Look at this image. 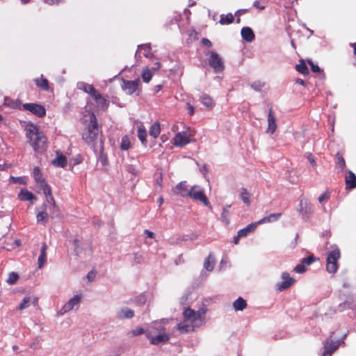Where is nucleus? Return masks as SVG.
<instances>
[{
  "instance_id": "42",
  "label": "nucleus",
  "mask_w": 356,
  "mask_h": 356,
  "mask_svg": "<svg viewBox=\"0 0 356 356\" xmlns=\"http://www.w3.org/2000/svg\"><path fill=\"white\" fill-rule=\"evenodd\" d=\"M47 202H49V204H51V208L52 209L51 214L54 215L58 211V208L56 205V202H55V200H54V198L52 194L50 195L49 197H47Z\"/></svg>"
},
{
  "instance_id": "14",
  "label": "nucleus",
  "mask_w": 356,
  "mask_h": 356,
  "mask_svg": "<svg viewBox=\"0 0 356 356\" xmlns=\"http://www.w3.org/2000/svg\"><path fill=\"white\" fill-rule=\"evenodd\" d=\"M277 129V123L275 114L273 111L272 106L269 109L268 115V129L267 131L271 134H274Z\"/></svg>"
},
{
  "instance_id": "49",
  "label": "nucleus",
  "mask_w": 356,
  "mask_h": 356,
  "mask_svg": "<svg viewBox=\"0 0 356 356\" xmlns=\"http://www.w3.org/2000/svg\"><path fill=\"white\" fill-rule=\"evenodd\" d=\"M316 257H315L314 255H309L307 257L303 258L302 261L304 262L306 266H308L314 261H316Z\"/></svg>"
},
{
  "instance_id": "25",
  "label": "nucleus",
  "mask_w": 356,
  "mask_h": 356,
  "mask_svg": "<svg viewBox=\"0 0 356 356\" xmlns=\"http://www.w3.org/2000/svg\"><path fill=\"white\" fill-rule=\"evenodd\" d=\"M138 51L141 53L146 58H152L153 54L152 53V48L149 44H145L138 46Z\"/></svg>"
},
{
  "instance_id": "27",
  "label": "nucleus",
  "mask_w": 356,
  "mask_h": 356,
  "mask_svg": "<svg viewBox=\"0 0 356 356\" xmlns=\"http://www.w3.org/2000/svg\"><path fill=\"white\" fill-rule=\"evenodd\" d=\"M93 99L101 109L106 110L108 107L109 102L106 98L102 97L100 93H99V96H97L96 98H93Z\"/></svg>"
},
{
  "instance_id": "47",
  "label": "nucleus",
  "mask_w": 356,
  "mask_h": 356,
  "mask_svg": "<svg viewBox=\"0 0 356 356\" xmlns=\"http://www.w3.org/2000/svg\"><path fill=\"white\" fill-rule=\"evenodd\" d=\"M19 279V275L14 272H12L9 274L8 278L7 280V282L10 284H14L17 282Z\"/></svg>"
},
{
  "instance_id": "39",
  "label": "nucleus",
  "mask_w": 356,
  "mask_h": 356,
  "mask_svg": "<svg viewBox=\"0 0 356 356\" xmlns=\"http://www.w3.org/2000/svg\"><path fill=\"white\" fill-rule=\"evenodd\" d=\"M152 77V72L149 67H145L143 70L142 79L144 82L148 83Z\"/></svg>"
},
{
  "instance_id": "40",
  "label": "nucleus",
  "mask_w": 356,
  "mask_h": 356,
  "mask_svg": "<svg viewBox=\"0 0 356 356\" xmlns=\"http://www.w3.org/2000/svg\"><path fill=\"white\" fill-rule=\"evenodd\" d=\"M137 135H138L139 140L141 141V143L143 145H146V143H147V140H146L147 132H146L145 129V128H138Z\"/></svg>"
},
{
  "instance_id": "54",
  "label": "nucleus",
  "mask_w": 356,
  "mask_h": 356,
  "mask_svg": "<svg viewBox=\"0 0 356 356\" xmlns=\"http://www.w3.org/2000/svg\"><path fill=\"white\" fill-rule=\"evenodd\" d=\"M143 259V257L141 254L138 253L134 254V263L136 264H140Z\"/></svg>"
},
{
  "instance_id": "20",
  "label": "nucleus",
  "mask_w": 356,
  "mask_h": 356,
  "mask_svg": "<svg viewBox=\"0 0 356 356\" xmlns=\"http://www.w3.org/2000/svg\"><path fill=\"white\" fill-rule=\"evenodd\" d=\"M241 36L246 42H252L254 40L255 35L252 29L250 27H243L241 29Z\"/></svg>"
},
{
  "instance_id": "10",
  "label": "nucleus",
  "mask_w": 356,
  "mask_h": 356,
  "mask_svg": "<svg viewBox=\"0 0 356 356\" xmlns=\"http://www.w3.org/2000/svg\"><path fill=\"white\" fill-rule=\"evenodd\" d=\"M281 277L283 281L276 284V290L277 291H283L291 287L295 283V279L291 277L288 273H283Z\"/></svg>"
},
{
  "instance_id": "19",
  "label": "nucleus",
  "mask_w": 356,
  "mask_h": 356,
  "mask_svg": "<svg viewBox=\"0 0 356 356\" xmlns=\"http://www.w3.org/2000/svg\"><path fill=\"white\" fill-rule=\"evenodd\" d=\"M104 143L102 140H99V145H97L98 151L95 152L96 154H99V160L101 161L103 165H106L108 164V159L107 156L104 153Z\"/></svg>"
},
{
  "instance_id": "9",
  "label": "nucleus",
  "mask_w": 356,
  "mask_h": 356,
  "mask_svg": "<svg viewBox=\"0 0 356 356\" xmlns=\"http://www.w3.org/2000/svg\"><path fill=\"white\" fill-rule=\"evenodd\" d=\"M209 54V65L213 69V70L216 72L222 71L224 70V64L221 57L215 51H211Z\"/></svg>"
},
{
  "instance_id": "5",
  "label": "nucleus",
  "mask_w": 356,
  "mask_h": 356,
  "mask_svg": "<svg viewBox=\"0 0 356 356\" xmlns=\"http://www.w3.org/2000/svg\"><path fill=\"white\" fill-rule=\"evenodd\" d=\"M158 331L160 332L156 336H153L149 332L146 333L147 338L149 340L150 343L153 345H159L161 343L167 342L170 337L168 334L165 333V327L163 325H159L158 327H155Z\"/></svg>"
},
{
  "instance_id": "8",
  "label": "nucleus",
  "mask_w": 356,
  "mask_h": 356,
  "mask_svg": "<svg viewBox=\"0 0 356 356\" xmlns=\"http://www.w3.org/2000/svg\"><path fill=\"white\" fill-rule=\"evenodd\" d=\"M22 109L29 111L38 118H43L46 115L45 108L36 103H26L22 105Z\"/></svg>"
},
{
  "instance_id": "30",
  "label": "nucleus",
  "mask_w": 356,
  "mask_h": 356,
  "mask_svg": "<svg viewBox=\"0 0 356 356\" xmlns=\"http://www.w3.org/2000/svg\"><path fill=\"white\" fill-rule=\"evenodd\" d=\"M215 262H216L215 258L213 257L212 254L210 253L204 261V268L208 271H212L214 268Z\"/></svg>"
},
{
  "instance_id": "44",
  "label": "nucleus",
  "mask_w": 356,
  "mask_h": 356,
  "mask_svg": "<svg viewBox=\"0 0 356 356\" xmlns=\"http://www.w3.org/2000/svg\"><path fill=\"white\" fill-rule=\"evenodd\" d=\"M48 213L44 209V211H40L37 214V220L38 222L46 223L48 220Z\"/></svg>"
},
{
  "instance_id": "29",
  "label": "nucleus",
  "mask_w": 356,
  "mask_h": 356,
  "mask_svg": "<svg viewBox=\"0 0 356 356\" xmlns=\"http://www.w3.org/2000/svg\"><path fill=\"white\" fill-rule=\"evenodd\" d=\"M18 198L22 201H28L36 199L34 195L27 189H22L18 195Z\"/></svg>"
},
{
  "instance_id": "24",
  "label": "nucleus",
  "mask_w": 356,
  "mask_h": 356,
  "mask_svg": "<svg viewBox=\"0 0 356 356\" xmlns=\"http://www.w3.org/2000/svg\"><path fill=\"white\" fill-rule=\"evenodd\" d=\"M33 177L37 183L38 186H40L44 183H46L43 175L38 167H35L33 170Z\"/></svg>"
},
{
  "instance_id": "11",
  "label": "nucleus",
  "mask_w": 356,
  "mask_h": 356,
  "mask_svg": "<svg viewBox=\"0 0 356 356\" xmlns=\"http://www.w3.org/2000/svg\"><path fill=\"white\" fill-rule=\"evenodd\" d=\"M139 84H140L139 79H136L133 81H128V80L123 79L122 88L127 94L132 95L134 92H135L138 90Z\"/></svg>"
},
{
  "instance_id": "45",
  "label": "nucleus",
  "mask_w": 356,
  "mask_h": 356,
  "mask_svg": "<svg viewBox=\"0 0 356 356\" xmlns=\"http://www.w3.org/2000/svg\"><path fill=\"white\" fill-rule=\"evenodd\" d=\"M155 185H156L160 189L162 188L163 182V174L161 172H156L154 175Z\"/></svg>"
},
{
  "instance_id": "56",
  "label": "nucleus",
  "mask_w": 356,
  "mask_h": 356,
  "mask_svg": "<svg viewBox=\"0 0 356 356\" xmlns=\"http://www.w3.org/2000/svg\"><path fill=\"white\" fill-rule=\"evenodd\" d=\"M201 42L203 45L206 46L207 47H211L212 46V43L211 42L207 39V38H202V40H201Z\"/></svg>"
},
{
  "instance_id": "38",
  "label": "nucleus",
  "mask_w": 356,
  "mask_h": 356,
  "mask_svg": "<svg viewBox=\"0 0 356 356\" xmlns=\"http://www.w3.org/2000/svg\"><path fill=\"white\" fill-rule=\"evenodd\" d=\"M241 198L242 200V201L246 204L247 205H250V194L248 192L247 189L245 188H241Z\"/></svg>"
},
{
  "instance_id": "12",
  "label": "nucleus",
  "mask_w": 356,
  "mask_h": 356,
  "mask_svg": "<svg viewBox=\"0 0 356 356\" xmlns=\"http://www.w3.org/2000/svg\"><path fill=\"white\" fill-rule=\"evenodd\" d=\"M190 138L186 132H178L173 138V145L176 147H183L190 143Z\"/></svg>"
},
{
  "instance_id": "31",
  "label": "nucleus",
  "mask_w": 356,
  "mask_h": 356,
  "mask_svg": "<svg viewBox=\"0 0 356 356\" xmlns=\"http://www.w3.org/2000/svg\"><path fill=\"white\" fill-rule=\"evenodd\" d=\"M149 135L154 138H156L161 133V127L159 122H155L149 128Z\"/></svg>"
},
{
  "instance_id": "37",
  "label": "nucleus",
  "mask_w": 356,
  "mask_h": 356,
  "mask_svg": "<svg viewBox=\"0 0 356 356\" xmlns=\"http://www.w3.org/2000/svg\"><path fill=\"white\" fill-rule=\"evenodd\" d=\"M296 69L299 73L303 75L309 74V69L303 60H302L300 64L296 66Z\"/></svg>"
},
{
  "instance_id": "48",
  "label": "nucleus",
  "mask_w": 356,
  "mask_h": 356,
  "mask_svg": "<svg viewBox=\"0 0 356 356\" xmlns=\"http://www.w3.org/2000/svg\"><path fill=\"white\" fill-rule=\"evenodd\" d=\"M307 270V266L302 261L294 268V271L298 273H302Z\"/></svg>"
},
{
  "instance_id": "1",
  "label": "nucleus",
  "mask_w": 356,
  "mask_h": 356,
  "mask_svg": "<svg viewBox=\"0 0 356 356\" xmlns=\"http://www.w3.org/2000/svg\"><path fill=\"white\" fill-rule=\"evenodd\" d=\"M26 136L35 152L42 153L46 151L48 147L47 137L37 126L28 124L26 127Z\"/></svg>"
},
{
  "instance_id": "46",
  "label": "nucleus",
  "mask_w": 356,
  "mask_h": 356,
  "mask_svg": "<svg viewBox=\"0 0 356 356\" xmlns=\"http://www.w3.org/2000/svg\"><path fill=\"white\" fill-rule=\"evenodd\" d=\"M38 187L43 191V193L46 197H49L50 195H51V188L47 183L43 184Z\"/></svg>"
},
{
  "instance_id": "58",
  "label": "nucleus",
  "mask_w": 356,
  "mask_h": 356,
  "mask_svg": "<svg viewBox=\"0 0 356 356\" xmlns=\"http://www.w3.org/2000/svg\"><path fill=\"white\" fill-rule=\"evenodd\" d=\"M161 67V64L159 62H156L154 65L151 68V72H156L158 71Z\"/></svg>"
},
{
  "instance_id": "4",
  "label": "nucleus",
  "mask_w": 356,
  "mask_h": 356,
  "mask_svg": "<svg viewBox=\"0 0 356 356\" xmlns=\"http://www.w3.org/2000/svg\"><path fill=\"white\" fill-rule=\"evenodd\" d=\"M341 257L340 250L336 248L328 252L326 258V270L329 273H335L338 269V260Z\"/></svg>"
},
{
  "instance_id": "33",
  "label": "nucleus",
  "mask_w": 356,
  "mask_h": 356,
  "mask_svg": "<svg viewBox=\"0 0 356 356\" xmlns=\"http://www.w3.org/2000/svg\"><path fill=\"white\" fill-rule=\"evenodd\" d=\"M234 21V16L232 13L227 15L222 14L219 20V23L221 25L230 24Z\"/></svg>"
},
{
  "instance_id": "6",
  "label": "nucleus",
  "mask_w": 356,
  "mask_h": 356,
  "mask_svg": "<svg viewBox=\"0 0 356 356\" xmlns=\"http://www.w3.org/2000/svg\"><path fill=\"white\" fill-rule=\"evenodd\" d=\"M188 197L195 201H200L207 207L210 204L204 189L197 185L190 188V195Z\"/></svg>"
},
{
  "instance_id": "21",
  "label": "nucleus",
  "mask_w": 356,
  "mask_h": 356,
  "mask_svg": "<svg viewBox=\"0 0 356 356\" xmlns=\"http://www.w3.org/2000/svg\"><path fill=\"white\" fill-rule=\"evenodd\" d=\"M47 245L46 243H43L42 245L40 254L38 259V268H41L43 267L44 264L47 260Z\"/></svg>"
},
{
  "instance_id": "28",
  "label": "nucleus",
  "mask_w": 356,
  "mask_h": 356,
  "mask_svg": "<svg viewBox=\"0 0 356 356\" xmlns=\"http://www.w3.org/2000/svg\"><path fill=\"white\" fill-rule=\"evenodd\" d=\"M67 157L64 155H58L56 159L52 161V164L56 167L64 168L67 165Z\"/></svg>"
},
{
  "instance_id": "32",
  "label": "nucleus",
  "mask_w": 356,
  "mask_h": 356,
  "mask_svg": "<svg viewBox=\"0 0 356 356\" xmlns=\"http://www.w3.org/2000/svg\"><path fill=\"white\" fill-rule=\"evenodd\" d=\"M233 307L236 311H242L246 308L247 302L243 298L239 297L234 302Z\"/></svg>"
},
{
  "instance_id": "3",
  "label": "nucleus",
  "mask_w": 356,
  "mask_h": 356,
  "mask_svg": "<svg viewBox=\"0 0 356 356\" xmlns=\"http://www.w3.org/2000/svg\"><path fill=\"white\" fill-rule=\"evenodd\" d=\"M204 313L205 312L201 313L200 311L197 312L191 308L186 309L183 313L184 321L182 323L178 324V330L181 333H185L193 330L194 325H189L188 322L190 321L191 324H193L196 321H200L202 314H204Z\"/></svg>"
},
{
  "instance_id": "57",
  "label": "nucleus",
  "mask_w": 356,
  "mask_h": 356,
  "mask_svg": "<svg viewBox=\"0 0 356 356\" xmlns=\"http://www.w3.org/2000/svg\"><path fill=\"white\" fill-rule=\"evenodd\" d=\"M253 6L257 8V9L260 10H264L266 6H261L260 5V3L259 1H254L253 2Z\"/></svg>"
},
{
  "instance_id": "59",
  "label": "nucleus",
  "mask_w": 356,
  "mask_h": 356,
  "mask_svg": "<svg viewBox=\"0 0 356 356\" xmlns=\"http://www.w3.org/2000/svg\"><path fill=\"white\" fill-rule=\"evenodd\" d=\"M145 234L147 235L148 238H154L155 237V234L154 232L149 231V229L145 230Z\"/></svg>"
},
{
  "instance_id": "35",
  "label": "nucleus",
  "mask_w": 356,
  "mask_h": 356,
  "mask_svg": "<svg viewBox=\"0 0 356 356\" xmlns=\"http://www.w3.org/2000/svg\"><path fill=\"white\" fill-rule=\"evenodd\" d=\"M83 90L88 93L92 97L96 98L97 96H99V92L94 88L92 85L90 84H84Z\"/></svg>"
},
{
  "instance_id": "43",
  "label": "nucleus",
  "mask_w": 356,
  "mask_h": 356,
  "mask_svg": "<svg viewBox=\"0 0 356 356\" xmlns=\"http://www.w3.org/2000/svg\"><path fill=\"white\" fill-rule=\"evenodd\" d=\"M131 146L129 138L127 136H124L122 138L120 148L122 150H128Z\"/></svg>"
},
{
  "instance_id": "18",
  "label": "nucleus",
  "mask_w": 356,
  "mask_h": 356,
  "mask_svg": "<svg viewBox=\"0 0 356 356\" xmlns=\"http://www.w3.org/2000/svg\"><path fill=\"white\" fill-rule=\"evenodd\" d=\"M32 302L33 305H36L38 303L37 298H31V296H25L22 302L19 304V305L17 307L18 310H23L27 307H29Z\"/></svg>"
},
{
  "instance_id": "64",
  "label": "nucleus",
  "mask_w": 356,
  "mask_h": 356,
  "mask_svg": "<svg viewBox=\"0 0 356 356\" xmlns=\"http://www.w3.org/2000/svg\"><path fill=\"white\" fill-rule=\"evenodd\" d=\"M350 45L353 48L354 54L356 56V43H350Z\"/></svg>"
},
{
  "instance_id": "36",
  "label": "nucleus",
  "mask_w": 356,
  "mask_h": 356,
  "mask_svg": "<svg viewBox=\"0 0 356 356\" xmlns=\"http://www.w3.org/2000/svg\"><path fill=\"white\" fill-rule=\"evenodd\" d=\"M337 161H336V168L340 170H343L346 168V161L342 156L341 154L337 153L335 156Z\"/></svg>"
},
{
  "instance_id": "2",
  "label": "nucleus",
  "mask_w": 356,
  "mask_h": 356,
  "mask_svg": "<svg viewBox=\"0 0 356 356\" xmlns=\"http://www.w3.org/2000/svg\"><path fill=\"white\" fill-rule=\"evenodd\" d=\"M99 126L97 122L95 115L92 113L90 115V122L88 127L82 134V138L85 143L89 145L95 152L98 151L97 145H99Z\"/></svg>"
},
{
  "instance_id": "51",
  "label": "nucleus",
  "mask_w": 356,
  "mask_h": 356,
  "mask_svg": "<svg viewBox=\"0 0 356 356\" xmlns=\"http://www.w3.org/2000/svg\"><path fill=\"white\" fill-rule=\"evenodd\" d=\"M131 332L134 336H138V335H140L144 333H145V334L147 333L142 327H136V329L133 330Z\"/></svg>"
},
{
  "instance_id": "26",
  "label": "nucleus",
  "mask_w": 356,
  "mask_h": 356,
  "mask_svg": "<svg viewBox=\"0 0 356 356\" xmlns=\"http://www.w3.org/2000/svg\"><path fill=\"white\" fill-rule=\"evenodd\" d=\"M134 316V310L127 307L122 308L118 314V318L120 319L132 318Z\"/></svg>"
},
{
  "instance_id": "22",
  "label": "nucleus",
  "mask_w": 356,
  "mask_h": 356,
  "mask_svg": "<svg viewBox=\"0 0 356 356\" xmlns=\"http://www.w3.org/2000/svg\"><path fill=\"white\" fill-rule=\"evenodd\" d=\"M257 226V222L249 224L238 232V236H241L242 238L247 236L249 233L254 232Z\"/></svg>"
},
{
  "instance_id": "62",
  "label": "nucleus",
  "mask_w": 356,
  "mask_h": 356,
  "mask_svg": "<svg viewBox=\"0 0 356 356\" xmlns=\"http://www.w3.org/2000/svg\"><path fill=\"white\" fill-rule=\"evenodd\" d=\"M248 11H249V10H248V9H240V10H238L236 12L235 15H242V14L246 13H248Z\"/></svg>"
},
{
  "instance_id": "52",
  "label": "nucleus",
  "mask_w": 356,
  "mask_h": 356,
  "mask_svg": "<svg viewBox=\"0 0 356 356\" xmlns=\"http://www.w3.org/2000/svg\"><path fill=\"white\" fill-rule=\"evenodd\" d=\"M309 64L311 66L312 71L314 73H318L321 72V68L318 67V65L314 64L312 61H308Z\"/></svg>"
},
{
  "instance_id": "61",
  "label": "nucleus",
  "mask_w": 356,
  "mask_h": 356,
  "mask_svg": "<svg viewBox=\"0 0 356 356\" xmlns=\"http://www.w3.org/2000/svg\"><path fill=\"white\" fill-rule=\"evenodd\" d=\"M187 109L188 110V113L191 115H193L195 109L192 105H191L190 104H188Z\"/></svg>"
},
{
  "instance_id": "13",
  "label": "nucleus",
  "mask_w": 356,
  "mask_h": 356,
  "mask_svg": "<svg viewBox=\"0 0 356 356\" xmlns=\"http://www.w3.org/2000/svg\"><path fill=\"white\" fill-rule=\"evenodd\" d=\"M172 191L175 194L180 195L182 197L188 198L190 195V188L185 181H181L177 184Z\"/></svg>"
},
{
  "instance_id": "34",
  "label": "nucleus",
  "mask_w": 356,
  "mask_h": 356,
  "mask_svg": "<svg viewBox=\"0 0 356 356\" xmlns=\"http://www.w3.org/2000/svg\"><path fill=\"white\" fill-rule=\"evenodd\" d=\"M200 101L204 106H205L207 108H212L214 106V102L213 99L207 95V94H203L200 97Z\"/></svg>"
},
{
  "instance_id": "16",
  "label": "nucleus",
  "mask_w": 356,
  "mask_h": 356,
  "mask_svg": "<svg viewBox=\"0 0 356 356\" xmlns=\"http://www.w3.org/2000/svg\"><path fill=\"white\" fill-rule=\"evenodd\" d=\"M346 187L351 190L356 188V175L350 170H348L345 175Z\"/></svg>"
},
{
  "instance_id": "55",
  "label": "nucleus",
  "mask_w": 356,
  "mask_h": 356,
  "mask_svg": "<svg viewBox=\"0 0 356 356\" xmlns=\"http://www.w3.org/2000/svg\"><path fill=\"white\" fill-rule=\"evenodd\" d=\"M96 276V272L94 270L90 271L87 275V278L89 282H92L95 280Z\"/></svg>"
},
{
  "instance_id": "17",
  "label": "nucleus",
  "mask_w": 356,
  "mask_h": 356,
  "mask_svg": "<svg viewBox=\"0 0 356 356\" xmlns=\"http://www.w3.org/2000/svg\"><path fill=\"white\" fill-rule=\"evenodd\" d=\"M34 82L37 87L44 91L50 89L49 81L42 74L40 77L34 79Z\"/></svg>"
},
{
  "instance_id": "63",
  "label": "nucleus",
  "mask_w": 356,
  "mask_h": 356,
  "mask_svg": "<svg viewBox=\"0 0 356 356\" xmlns=\"http://www.w3.org/2000/svg\"><path fill=\"white\" fill-rule=\"evenodd\" d=\"M296 83L299 84V85H301V86H306V83L304 80H302V79H297L296 80Z\"/></svg>"
},
{
  "instance_id": "7",
  "label": "nucleus",
  "mask_w": 356,
  "mask_h": 356,
  "mask_svg": "<svg viewBox=\"0 0 356 356\" xmlns=\"http://www.w3.org/2000/svg\"><path fill=\"white\" fill-rule=\"evenodd\" d=\"M333 332L331 333L330 337L323 343V356H332L339 347V341L335 340L333 337Z\"/></svg>"
},
{
  "instance_id": "53",
  "label": "nucleus",
  "mask_w": 356,
  "mask_h": 356,
  "mask_svg": "<svg viewBox=\"0 0 356 356\" xmlns=\"http://www.w3.org/2000/svg\"><path fill=\"white\" fill-rule=\"evenodd\" d=\"M10 179L13 180V183H19V184H26V182L24 181V177H15L11 176Z\"/></svg>"
},
{
  "instance_id": "60",
  "label": "nucleus",
  "mask_w": 356,
  "mask_h": 356,
  "mask_svg": "<svg viewBox=\"0 0 356 356\" xmlns=\"http://www.w3.org/2000/svg\"><path fill=\"white\" fill-rule=\"evenodd\" d=\"M44 1L46 3H48L49 5H52V4L58 3L59 2L61 1V0H44Z\"/></svg>"
},
{
  "instance_id": "41",
  "label": "nucleus",
  "mask_w": 356,
  "mask_h": 356,
  "mask_svg": "<svg viewBox=\"0 0 356 356\" xmlns=\"http://www.w3.org/2000/svg\"><path fill=\"white\" fill-rule=\"evenodd\" d=\"M229 207H230V206H227L226 207H224L222 209V214H221L222 220L226 225L229 224Z\"/></svg>"
},
{
  "instance_id": "15",
  "label": "nucleus",
  "mask_w": 356,
  "mask_h": 356,
  "mask_svg": "<svg viewBox=\"0 0 356 356\" xmlns=\"http://www.w3.org/2000/svg\"><path fill=\"white\" fill-rule=\"evenodd\" d=\"M81 300V295L77 294L74 296L63 307V313H66L72 310L75 305H78Z\"/></svg>"
},
{
  "instance_id": "50",
  "label": "nucleus",
  "mask_w": 356,
  "mask_h": 356,
  "mask_svg": "<svg viewBox=\"0 0 356 356\" xmlns=\"http://www.w3.org/2000/svg\"><path fill=\"white\" fill-rule=\"evenodd\" d=\"M330 198V193L327 191H325L321 195L318 197V202L320 203H323L324 201L328 200Z\"/></svg>"
},
{
  "instance_id": "23",
  "label": "nucleus",
  "mask_w": 356,
  "mask_h": 356,
  "mask_svg": "<svg viewBox=\"0 0 356 356\" xmlns=\"http://www.w3.org/2000/svg\"><path fill=\"white\" fill-rule=\"evenodd\" d=\"M282 216V213H272L268 216H265L257 222V224L261 225L266 222L277 221Z\"/></svg>"
}]
</instances>
